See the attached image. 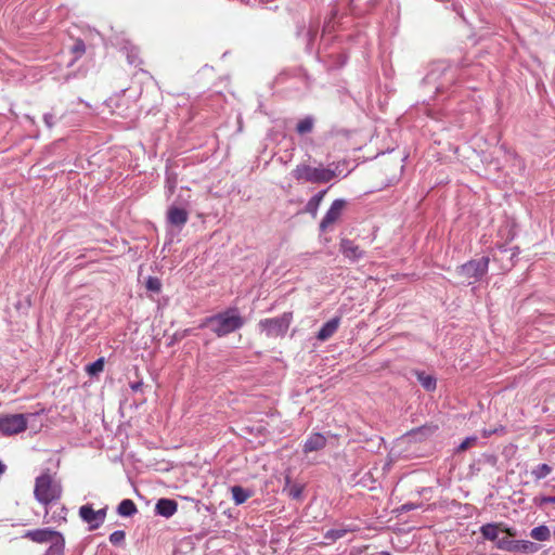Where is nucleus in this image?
Wrapping results in <instances>:
<instances>
[{
    "label": "nucleus",
    "instance_id": "obj_29",
    "mask_svg": "<svg viewBox=\"0 0 555 555\" xmlns=\"http://www.w3.org/2000/svg\"><path fill=\"white\" fill-rule=\"evenodd\" d=\"M552 472V467L548 466L547 464H541L539 466H537V468H534L532 470V475L537 478V479H542V478H545L547 475H550Z\"/></svg>",
    "mask_w": 555,
    "mask_h": 555
},
{
    "label": "nucleus",
    "instance_id": "obj_25",
    "mask_svg": "<svg viewBox=\"0 0 555 555\" xmlns=\"http://www.w3.org/2000/svg\"><path fill=\"white\" fill-rule=\"evenodd\" d=\"M349 531H350L349 529H346L343 527L336 528V529H331L324 533V538L331 542H335L336 540L344 538L347 534V532H349Z\"/></svg>",
    "mask_w": 555,
    "mask_h": 555
},
{
    "label": "nucleus",
    "instance_id": "obj_9",
    "mask_svg": "<svg viewBox=\"0 0 555 555\" xmlns=\"http://www.w3.org/2000/svg\"><path fill=\"white\" fill-rule=\"evenodd\" d=\"M480 533L486 540L495 543L499 540V535L506 533L509 537H516L517 531L514 528L506 527L503 522L486 524L480 527Z\"/></svg>",
    "mask_w": 555,
    "mask_h": 555
},
{
    "label": "nucleus",
    "instance_id": "obj_14",
    "mask_svg": "<svg viewBox=\"0 0 555 555\" xmlns=\"http://www.w3.org/2000/svg\"><path fill=\"white\" fill-rule=\"evenodd\" d=\"M326 446V438L320 433L312 434L304 444V452L309 453L322 450Z\"/></svg>",
    "mask_w": 555,
    "mask_h": 555
},
{
    "label": "nucleus",
    "instance_id": "obj_36",
    "mask_svg": "<svg viewBox=\"0 0 555 555\" xmlns=\"http://www.w3.org/2000/svg\"><path fill=\"white\" fill-rule=\"evenodd\" d=\"M142 386V383L139 382V383H134V384H131L130 387L133 391H138Z\"/></svg>",
    "mask_w": 555,
    "mask_h": 555
},
{
    "label": "nucleus",
    "instance_id": "obj_13",
    "mask_svg": "<svg viewBox=\"0 0 555 555\" xmlns=\"http://www.w3.org/2000/svg\"><path fill=\"white\" fill-rule=\"evenodd\" d=\"M178 511V503L171 499H159L155 505V513L169 518Z\"/></svg>",
    "mask_w": 555,
    "mask_h": 555
},
{
    "label": "nucleus",
    "instance_id": "obj_34",
    "mask_svg": "<svg viewBox=\"0 0 555 555\" xmlns=\"http://www.w3.org/2000/svg\"><path fill=\"white\" fill-rule=\"evenodd\" d=\"M53 116L52 115H44V121L49 127H52L53 125Z\"/></svg>",
    "mask_w": 555,
    "mask_h": 555
},
{
    "label": "nucleus",
    "instance_id": "obj_30",
    "mask_svg": "<svg viewBox=\"0 0 555 555\" xmlns=\"http://www.w3.org/2000/svg\"><path fill=\"white\" fill-rule=\"evenodd\" d=\"M146 288L154 293H159L162 289V283L159 279L150 276L146 281Z\"/></svg>",
    "mask_w": 555,
    "mask_h": 555
},
{
    "label": "nucleus",
    "instance_id": "obj_1",
    "mask_svg": "<svg viewBox=\"0 0 555 555\" xmlns=\"http://www.w3.org/2000/svg\"><path fill=\"white\" fill-rule=\"evenodd\" d=\"M338 166L334 163L324 167L322 164L314 167L307 163L298 164L292 171L293 178L301 183L322 184L337 177Z\"/></svg>",
    "mask_w": 555,
    "mask_h": 555
},
{
    "label": "nucleus",
    "instance_id": "obj_5",
    "mask_svg": "<svg viewBox=\"0 0 555 555\" xmlns=\"http://www.w3.org/2000/svg\"><path fill=\"white\" fill-rule=\"evenodd\" d=\"M293 321V312H284L280 317L260 320L259 327L267 337H283Z\"/></svg>",
    "mask_w": 555,
    "mask_h": 555
},
{
    "label": "nucleus",
    "instance_id": "obj_8",
    "mask_svg": "<svg viewBox=\"0 0 555 555\" xmlns=\"http://www.w3.org/2000/svg\"><path fill=\"white\" fill-rule=\"evenodd\" d=\"M347 207V201L343 198L335 199L326 214L324 215L323 219L320 222V230L326 231L330 227L335 224L339 219L341 218L345 209Z\"/></svg>",
    "mask_w": 555,
    "mask_h": 555
},
{
    "label": "nucleus",
    "instance_id": "obj_33",
    "mask_svg": "<svg viewBox=\"0 0 555 555\" xmlns=\"http://www.w3.org/2000/svg\"><path fill=\"white\" fill-rule=\"evenodd\" d=\"M73 50L76 53L83 54L86 52V46H85L83 41L77 40Z\"/></svg>",
    "mask_w": 555,
    "mask_h": 555
},
{
    "label": "nucleus",
    "instance_id": "obj_20",
    "mask_svg": "<svg viewBox=\"0 0 555 555\" xmlns=\"http://www.w3.org/2000/svg\"><path fill=\"white\" fill-rule=\"evenodd\" d=\"M514 537H509L504 533V535H499V540L495 541V546L499 550L506 552H515L516 540H513Z\"/></svg>",
    "mask_w": 555,
    "mask_h": 555
},
{
    "label": "nucleus",
    "instance_id": "obj_23",
    "mask_svg": "<svg viewBox=\"0 0 555 555\" xmlns=\"http://www.w3.org/2000/svg\"><path fill=\"white\" fill-rule=\"evenodd\" d=\"M530 535L537 541H546L550 539L551 532L546 526L542 525L533 528L530 532Z\"/></svg>",
    "mask_w": 555,
    "mask_h": 555
},
{
    "label": "nucleus",
    "instance_id": "obj_19",
    "mask_svg": "<svg viewBox=\"0 0 555 555\" xmlns=\"http://www.w3.org/2000/svg\"><path fill=\"white\" fill-rule=\"evenodd\" d=\"M117 512L120 516L129 517L134 515L138 512V508L132 500L125 499L119 503Z\"/></svg>",
    "mask_w": 555,
    "mask_h": 555
},
{
    "label": "nucleus",
    "instance_id": "obj_26",
    "mask_svg": "<svg viewBox=\"0 0 555 555\" xmlns=\"http://www.w3.org/2000/svg\"><path fill=\"white\" fill-rule=\"evenodd\" d=\"M104 358H99L93 363L87 365L86 371L89 375H98L104 370Z\"/></svg>",
    "mask_w": 555,
    "mask_h": 555
},
{
    "label": "nucleus",
    "instance_id": "obj_32",
    "mask_svg": "<svg viewBox=\"0 0 555 555\" xmlns=\"http://www.w3.org/2000/svg\"><path fill=\"white\" fill-rule=\"evenodd\" d=\"M477 441L476 437H468L466 438L457 448V451L463 452L466 451L468 448L473 447Z\"/></svg>",
    "mask_w": 555,
    "mask_h": 555
},
{
    "label": "nucleus",
    "instance_id": "obj_10",
    "mask_svg": "<svg viewBox=\"0 0 555 555\" xmlns=\"http://www.w3.org/2000/svg\"><path fill=\"white\" fill-rule=\"evenodd\" d=\"M79 516L83 521L90 525V529H98L104 521L105 509L94 511L91 505H82L79 508Z\"/></svg>",
    "mask_w": 555,
    "mask_h": 555
},
{
    "label": "nucleus",
    "instance_id": "obj_21",
    "mask_svg": "<svg viewBox=\"0 0 555 555\" xmlns=\"http://www.w3.org/2000/svg\"><path fill=\"white\" fill-rule=\"evenodd\" d=\"M232 498L236 505L243 504L248 498H250V492L246 491L241 486H234L231 488Z\"/></svg>",
    "mask_w": 555,
    "mask_h": 555
},
{
    "label": "nucleus",
    "instance_id": "obj_16",
    "mask_svg": "<svg viewBox=\"0 0 555 555\" xmlns=\"http://www.w3.org/2000/svg\"><path fill=\"white\" fill-rule=\"evenodd\" d=\"M326 190H322L313 195L307 203L305 210L310 214L312 217H315L318 214V209L326 194Z\"/></svg>",
    "mask_w": 555,
    "mask_h": 555
},
{
    "label": "nucleus",
    "instance_id": "obj_31",
    "mask_svg": "<svg viewBox=\"0 0 555 555\" xmlns=\"http://www.w3.org/2000/svg\"><path fill=\"white\" fill-rule=\"evenodd\" d=\"M125 538H126V533L124 530H116L113 533H111L109 542L113 545H120L125 541Z\"/></svg>",
    "mask_w": 555,
    "mask_h": 555
},
{
    "label": "nucleus",
    "instance_id": "obj_12",
    "mask_svg": "<svg viewBox=\"0 0 555 555\" xmlns=\"http://www.w3.org/2000/svg\"><path fill=\"white\" fill-rule=\"evenodd\" d=\"M189 220V214L184 208L170 206L167 211V221L171 225L183 227Z\"/></svg>",
    "mask_w": 555,
    "mask_h": 555
},
{
    "label": "nucleus",
    "instance_id": "obj_22",
    "mask_svg": "<svg viewBox=\"0 0 555 555\" xmlns=\"http://www.w3.org/2000/svg\"><path fill=\"white\" fill-rule=\"evenodd\" d=\"M417 380L428 391L436 389V378L424 372L417 373Z\"/></svg>",
    "mask_w": 555,
    "mask_h": 555
},
{
    "label": "nucleus",
    "instance_id": "obj_7",
    "mask_svg": "<svg viewBox=\"0 0 555 555\" xmlns=\"http://www.w3.org/2000/svg\"><path fill=\"white\" fill-rule=\"evenodd\" d=\"M28 421L24 414H7L0 416V434L13 436L27 429Z\"/></svg>",
    "mask_w": 555,
    "mask_h": 555
},
{
    "label": "nucleus",
    "instance_id": "obj_24",
    "mask_svg": "<svg viewBox=\"0 0 555 555\" xmlns=\"http://www.w3.org/2000/svg\"><path fill=\"white\" fill-rule=\"evenodd\" d=\"M538 550H539V546L533 542L526 541V540H521V541L516 540L515 552L534 553Z\"/></svg>",
    "mask_w": 555,
    "mask_h": 555
},
{
    "label": "nucleus",
    "instance_id": "obj_17",
    "mask_svg": "<svg viewBox=\"0 0 555 555\" xmlns=\"http://www.w3.org/2000/svg\"><path fill=\"white\" fill-rule=\"evenodd\" d=\"M124 51L126 53L129 64L135 66L143 64V61L140 57V49L137 46L127 42L124 47Z\"/></svg>",
    "mask_w": 555,
    "mask_h": 555
},
{
    "label": "nucleus",
    "instance_id": "obj_35",
    "mask_svg": "<svg viewBox=\"0 0 555 555\" xmlns=\"http://www.w3.org/2000/svg\"><path fill=\"white\" fill-rule=\"evenodd\" d=\"M414 508H415V505H413V504H411V503H406V504H403V505H402V509H403V511H406V512L412 511V509H414Z\"/></svg>",
    "mask_w": 555,
    "mask_h": 555
},
{
    "label": "nucleus",
    "instance_id": "obj_28",
    "mask_svg": "<svg viewBox=\"0 0 555 555\" xmlns=\"http://www.w3.org/2000/svg\"><path fill=\"white\" fill-rule=\"evenodd\" d=\"M438 430V426L434 424H427L413 430L414 435L431 436Z\"/></svg>",
    "mask_w": 555,
    "mask_h": 555
},
{
    "label": "nucleus",
    "instance_id": "obj_37",
    "mask_svg": "<svg viewBox=\"0 0 555 555\" xmlns=\"http://www.w3.org/2000/svg\"><path fill=\"white\" fill-rule=\"evenodd\" d=\"M543 501L547 503H555V496L544 498Z\"/></svg>",
    "mask_w": 555,
    "mask_h": 555
},
{
    "label": "nucleus",
    "instance_id": "obj_3",
    "mask_svg": "<svg viewBox=\"0 0 555 555\" xmlns=\"http://www.w3.org/2000/svg\"><path fill=\"white\" fill-rule=\"evenodd\" d=\"M22 538L37 544H48L49 547L43 555H64L65 539L61 532L52 528L27 530Z\"/></svg>",
    "mask_w": 555,
    "mask_h": 555
},
{
    "label": "nucleus",
    "instance_id": "obj_15",
    "mask_svg": "<svg viewBox=\"0 0 555 555\" xmlns=\"http://www.w3.org/2000/svg\"><path fill=\"white\" fill-rule=\"evenodd\" d=\"M340 324V318L336 317L327 321L319 331L317 338L321 341H325L331 338L338 330Z\"/></svg>",
    "mask_w": 555,
    "mask_h": 555
},
{
    "label": "nucleus",
    "instance_id": "obj_2",
    "mask_svg": "<svg viewBox=\"0 0 555 555\" xmlns=\"http://www.w3.org/2000/svg\"><path fill=\"white\" fill-rule=\"evenodd\" d=\"M244 323L236 309H228L206 318L201 326L209 327L218 337H222L240 330Z\"/></svg>",
    "mask_w": 555,
    "mask_h": 555
},
{
    "label": "nucleus",
    "instance_id": "obj_18",
    "mask_svg": "<svg viewBox=\"0 0 555 555\" xmlns=\"http://www.w3.org/2000/svg\"><path fill=\"white\" fill-rule=\"evenodd\" d=\"M283 491L286 492L289 498L298 500L301 498L304 487L298 483H292L291 477L287 475L285 477V487Z\"/></svg>",
    "mask_w": 555,
    "mask_h": 555
},
{
    "label": "nucleus",
    "instance_id": "obj_11",
    "mask_svg": "<svg viewBox=\"0 0 555 555\" xmlns=\"http://www.w3.org/2000/svg\"><path fill=\"white\" fill-rule=\"evenodd\" d=\"M339 250L344 257L352 262L361 259L364 256V250H362L359 245L349 238L340 240Z\"/></svg>",
    "mask_w": 555,
    "mask_h": 555
},
{
    "label": "nucleus",
    "instance_id": "obj_6",
    "mask_svg": "<svg viewBox=\"0 0 555 555\" xmlns=\"http://www.w3.org/2000/svg\"><path fill=\"white\" fill-rule=\"evenodd\" d=\"M489 262V257L474 259L459 267L456 272L459 276L463 279V282L472 284L480 280L487 273Z\"/></svg>",
    "mask_w": 555,
    "mask_h": 555
},
{
    "label": "nucleus",
    "instance_id": "obj_27",
    "mask_svg": "<svg viewBox=\"0 0 555 555\" xmlns=\"http://www.w3.org/2000/svg\"><path fill=\"white\" fill-rule=\"evenodd\" d=\"M313 128V121L311 118H304L297 124L296 130L299 134L308 133Z\"/></svg>",
    "mask_w": 555,
    "mask_h": 555
},
{
    "label": "nucleus",
    "instance_id": "obj_4",
    "mask_svg": "<svg viewBox=\"0 0 555 555\" xmlns=\"http://www.w3.org/2000/svg\"><path fill=\"white\" fill-rule=\"evenodd\" d=\"M34 495L43 505L57 501L62 495V486L49 469L44 470L35 480Z\"/></svg>",
    "mask_w": 555,
    "mask_h": 555
}]
</instances>
